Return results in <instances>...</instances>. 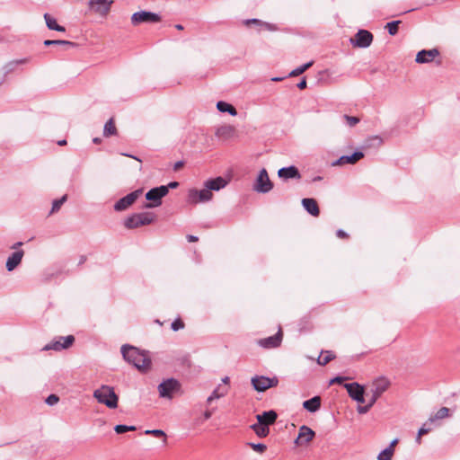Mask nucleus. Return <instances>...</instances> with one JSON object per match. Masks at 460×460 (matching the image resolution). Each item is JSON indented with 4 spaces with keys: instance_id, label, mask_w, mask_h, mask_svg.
I'll list each match as a JSON object with an SVG mask.
<instances>
[{
    "instance_id": "obj_34",
    "label": "nucleus",
    "mask_w": 460,
    "mask_h": 460,
    "mask_svg": "<svg viewBox=\"0 0 460 460\" xmlns=\"http://www.w3.org/2000/svg\"><path fill=\"white\" fill-rule=\"evenodd\" d=\"M449 409L447 407H441L435 415L430 416L429 422H434L437 420H441L448 416Z\"/></svg>"
},
{
    "instance_id": "obj_42",
    "label": "nucleus",
    "mask_w": 460,
    "mask_h": 460,
    "mask_svg": "<svg viewBox=\"0 0 460 460\" xmlns=\"http://www.w3.org/2000/svg\"><path fill=\"white\" fill-rule=\"evenodd\" d=\"M145 434L146 435H153L156 438H164V443H166V435L162 429H146L145 431Z\"/></svg>"
},
{
    "instance_id": "obj_3",
    "label": "nucleus",
    "mask_w": 460,
    "mask_h": 460,
    "mask_svg": "<svg viewBox=\"0 0 460 460\" xmlns=\"http://www.w3.org/2000/svg\"><path fill=\"white\" fill-rule=\"evenodd\" d=\"M155 219V215L152 212L135 213L126 218L124 226L128 229L137 228L142 226H148Z\"/></svg>"
},
{
    "instance_id": "obj_52",
    "label": "nucleus",
    "mask_w": 460,
    "mask_h": 460,
    "mask_svg": "<svg viewBox=\"0 0 460 460\" xmlns=\"http://www.w3.org/2000/svg\"><path fill=\"white\" fill-rule=\"evenodd\" d=\"M337 236L340 237V238H344V237H347L348 234L346 232H344L343 230L341 229H339L336 233Z\"/></svg>"
},
{
    "instance_id": "obj_33",
    "label": "nucleus",
    "mask_w": 460,
    "mask_h": 460,
    "mask_svg": "<svg viewBox=\"0 0 460 460\" xmlns=\"http://www.w3.org/2000/svg\"><path fill=\"white\" fill-rule=\"evenodd\" d=\"M335 358V355L332 351L327 350L324 352V356L320 355L317 363L320 366H325L327 365L331 360H332Z\"/></svg>"
},
{
    "instance_id": "obj_7",
    "label": "nucleus",
    "mask_w": 460,
    "mask_h": 460,
    "mask_svg": "<svg viewBox=\"0 0 460 460\" xmlns=\"http://www.w3.org/2000/svg\"><path fill=\"white\" fill-rule=\"evenodd\" d=\"M159 22H161V16L150 11L137 12L131 16V23L135 26L140 23H156Z\"/></svg>"
},
{
    "instance_id": "obj_44",
    "label": "nucleus",
    "mask_w": 460,
    "mask_h": 460,
    "mask_svg": "<svg viewBox=\"0 0 460 460\" xmlns=\"http://www.w3.org/2000/svg\"><path fill=\"white\" fill-rule=\"evenodd\" d=\"M184 327V323L181 320V319H176L174 320L172 324H171V328L174 331V332H177L181 329H183Z\"/></svg>"
},
{
    "instance_id": "obj_15",
    "label": "nucleus",
    "mask_w": 460,
    "mask_h": 460,
    "mask_svg": "<svg viewBox=\"0 0 460 460\" xmlns=\"http://www.w3.org/2000/svg\"><path fill=\"white\" fill-rule=\"evenodd\" d=\"M112 0H90L88 4L93 12L105 16L111 10Z\"/></svg>"
},
{
    "instance_id": "obj_48",
    "label": "nucleus",
    "mask_w": 460,
    "mask_h": 460,
    "mask_svg": "<svg viewBox=\"0 0 460 460\" xmlns=\"http://www.w3.org/2000/svg\"><path fill=\"white\" fill-rule=\"evenodd\" d=\"M167 188V194L170 189H176L179 186L178 181H171L168 185H164Z\"/></svg>"
},
{
    "instance_id": "obj_28",
    "label": "nucleus",
    "mask_w": 460,
    "mask_h": 460,
    "mask_svg": "<svg viewBox=\"0 0 460 460\" xmlns=\"http://www.w3.org/2000/svg\"><path fill=\"white\" fill-rule=\"evenodd\" d=\"M217 108L220 112H228L232 116H235L237 114L236 109L224 101L217 102Z\"/></svg>"
},
{
    "instance_id": "obj_22",
    "label": "nucleus",
    "mask_w": 460,
    "mask_h": 460,
    "mask_svg": "<svg viewBox=\"0 0 460 460\" xmlns=\"http://www.w3.org/2000/svg\"><path fill=\"white\" fill-rule=\"evenodd\" d=\"M243 23L246 26H250L251 24H255L256 26H258L259 31H261V30H266V31H279V28L276 24L263 22V21H261V20L255 19V18L247 19L243 22Z\"/></svg>"
},
{
    "instance_id": "obj_23",
    "label": "nucleus",
    "mask_w": 460,
    "mask_h": 460,
    "mask_svg": "<svg viewBox=\"0 0 460 460\" xmlns=\"http://www.w3.org/2000/svg\"><path fill=\"white\" fill-rule=\"evenodd\" d=\"M226 185H227V181L221 176H218L214 179H208V181H206L204 182V187L208 188L211 191L212 190L218 191V190L224 189Z\"/></svg>"
},
{
    "instance_id": "obj_63",
    "label": "nucleus",
    "mask_w": 460,
    "mask_h": 460,
    "mask_svg": "<svg viewBox=\"0 0 460 460\" xmlns=\"http://www.w3.org/2000/svg\"><path fill=\"white\" fill-rule=\"evenodd\" d=\"M226 128H219V129L217 130V135H221V134H222V131H223V130H226Z\"/></svg>"
},
{
    "instance_id": "obj_14",
    "label": "nucleus",
    "mask_w": 460,
    "mask_h": 460,
    "mask_svg": "<svg viewBox=\"0 0 460 460\" xmlns=\"http://www.w3.org/2000/svg\"><path fill=\"white\" fill-rule=\"evenodd\" d=\"M344 387L346 388L349 397L358 402V403L365 402V390L364 387L358 383H349L345 384Z\"/></svg>"
},
{
    "instance_id": "obj_58",
    "label": "nucleus",
    "mask_w": 460,
    "mask_h": 460,
    "mask_svg": "<svg viewBox=\"0 0 460 460\" xmlns=\"http://www.w3.org/2000/svg\"><path fill=\"white\" fill-rule=\"evenodd\" d=\"M93 142L94 144H101L102 139H101L100 137H94V138L93 139Z\"/></svg>"
},
{
    "instance_id": "obj_20",
    "label": "nucleus",
    "mask_w": 460,
    "mask_h": 460,
    "mask_svg": "<svg viewBox=\"0 0 460 460\" xmlns=\"http://www.w3.org/2000/svg\"><path fill=\"white\" fill-rule=\"evenodd\" d=\"M278 175L280 179H283L285 181L289 179H300L301 174L298 171V169L294 166L290 165L288 167H282L278 171Z\"/></svg>"
},
{
    "instance_id": "obj_26",
    "label": "nucleus",
    "mask_w": 460,
    "mask_h": 460,
    "mask_svg": "<svg viewBox=\"0 0 460 460\" xmlns=\"http://www.w3.org/2000/svg\"><path fill=\"white\" fill-rule=\"evenodd\" d=\"M303 407L309 412H315L321 407V397L314 396L313 398L306 400L303 402Z\"/></svg>"
},
{
    "instance_id": "obj_8",
    "label": "nucleus",
    "mask_w": 460,
    "mask_h": 460,
    "mask_svg": "<svg viewBox=\"0 0 460 460\" xmlns=\"http://www.w3.org/2000/svg\"><path fill=\"white\" fill-rule=\"evenodd\" d=\"M390 382L385 377L376 379L371 386L369 402L374 405L378 398L388 389Z\"/></svg>"
},
{
    "instance_id": "obj_9",
    "label": "nucleus",
    "mask_w": 460,
    "mask_h": 460,
    "mask_svg": "<svg viewBox=\"0 0 460 460\" xmlns=\"http://www.w3.org/2000/svg\"><path fill=\"white\" fill-rule=\"evenodd\" d=\"M273 188V183L269 178L267 170L262 168L256 179L253 190L259 193H268Z\"/></svg>"
},
{
    "instance_id": "obj_60",
    "label": "nucleus",
    "mask_w": 460,
    "mask_h": 460,
    "mask_svg": "<svg viewBox=\"0 0 460 460\" xmlns=\"http://www.w3.org/2000/svg\"><path fill=\"white\" fill-rule=\"evenodd\" d=\"M222 382L225 384V385H227L229 383V377L228 376H225L223 379H222Z\"/></svg>"
},
{
    "instance_id": "obj_39",
    "label": "nucleus",
    "mask_w": 460,
    "mask_h": 460,
    "mask_svg": "<svg viewBox=\"0 0 460 460\" xmlns=\"http://www.w3.org/2000/svg\"><path fill=\"white\" fill-rule=\"evenodd\" d=\"M136 429H137L136 426H128V425H123V424H119L114 427V430L118 434H123L127 431H134Z\"/></svg>"
},
{
    "instance_id": "obj_50",
    "label": "nucleus",
    "mask_w": 460,
    "mask_h": 460,
    "mask_svg": "<svg viewBox=\"0 0 460 460\" xmlns=\"http://www.w3.org/2000/svg\"><path fill=\"white\" fill-rule=\"evenodd\" d=\"M345 379H346V377H342V376H336V377H334V378L331 381V384H333V383L341 384Z\"/></svg>"
},
{
    "instance_id": "obj_27",
    "label": "nucleus",
    "mask_w": 460,
    "mask_h": 460,
    "mask_svg": "<svg viewBox=\"0 0 460 460\" xmlns=\"http://www.w3.org/2000/svg\"><path fill=\"white\" fill-rule=\"evenodd\" d=\"M251 429L255 432L259 438H265L270 433V428L264 426L261 418L257 420V423L251 425Z\"/></svg>"
},
{
    "instance_id": "obj_54",
    "label": "nucleus",
    "mask_w": 460,
    "mask_h": 460,
    "mask_svg": "<svg viewBox=\"0 0 460 460\" xmlns=\"http://www.w3.org/2000/svg\"><path fill=\"white\" fill-rule=\"evenodd\" d=\"M211 416H212V412H211L210 411H206L204 412V419H205V420H208V419H210V418H211Z\"/></svg>"
},
{
    "instance_id": "obj_37",
    "label": "nucleus",
    "mask_w": 460,
    "mask_h": 460,
    "mask_svg": "<svg viewBox=\"0 0 460 460\" xmlns=\"http://www.w3.org/2000/svg\"><path fill=\"white\" fill-rule=\"evenodd\" d=\"M401 23V21H393L390 22H387L385 27L388 30V33L392 36L395 35L398 32V27Z\"/></svg>"
},
{
    "instance_id": "obj_36",
    "label": "nucleus",
    "mask_w": 460,
    "mask_h": 460,
    "mask_svg": "<svg viewBox=\"0 0 460 460\" xmlns=\"http://www.w3.org/2000/svg\"><path fill=\"white\" fill-rule=\"evenodd\" d=\"M66 199H67V195H64L60 199H55L52 203V208H51L50 213H55V212L58 211L60 209L61 206L66 201Z\"/></svg>"
},
{
    "instance_id": "obj_17",
    "label": "nucleus",
    "mask_w": 460,
    "mask_h": 460,
    "mask_svg": "<svg viewBox=\"0 0 460 460\" xmlns=\"http://www.w3.org/2000/svg\"><path fill=\"white\" fill-rule=\"evenodd\" d=\"M315 436V432L309 427L303 425L300 427L298 436L295 440V444L301 446L311 442Z\"/></svg>"
},
{
    "instance_id": "obj_21",
    "label": "nucleus",
    "mask_w": 460,
    "mask_h": 460,
    "mask_svg": "<svg viewBox=\"0 0 460 460\" xmlns=\"http://www.w3.org/2000/svg\"><path fill=\"white\" fill-rule=\"evenodd\" d=\"M24 252L22 250L13 252L6 261L5 267L8 271H13L22 261Z\"/></svg>"
},
{
    "instance_id": "obj_61",
    "label": "nucleus",
    "mask_w": 460,
    "mask_h": 460,
    "mask_svg": "<svg viewBox=\"0 0 460 460\" xmlns=\"http://www.w3.org/2000/svg\"><path fill=\"white\" fill-rule=\"evenodd\" d=\"M175 28H176L177 30H179V31L183 30V26H182L181 24H176V25H175Z\"/></svg>"
},
{
    "instance_id": "obj_4",
    "label": "nucleus",
    "mask_w": 460,
    "mask_h": 460,
    "mask_svg": "<svg viewBox=\"0 0 460 460\" xmlns=\"http://www.w3.org/2000/svg\"><path fill=\"white\" fill-rule=\"evenodd\" d=\"M181 385L175 378L164 380L157 387L159 396L162 398L172 399L173 395L181 391Z\"/></svg>"
},
{
    "instance_id": "obj_49",
    "label": "nucleus",
    "mask_w": 460,
    "mask_h": 460,
    "mask_svg": "<svg viewBox=\"0 0 460 460\" xmlns=\"http://www.w3.org/2000/svg\"><path fill=\"white\" fill-rule=\"evenodd\" d=\"M300 90L306 88V80L304 77L296 85Z\"/></svg>"
},
{
    "instance_id": "obj_5",
    "label": "nucleus",
    "mask_w": 460,
    "mask_h": 460,
    "mask_svg": "<svg viewBox=\"0 0 460 460\" xmlns=\"http://www.w3.org/2000/svg\"><path fill=\"white\" fill-rule=\"evenodd\" d=\"M167 195V188L164 185L155 187L146 193V200L150 201L144 205L145 208H153L162 204V199Z\"/></svg>"
},
{
    "instance_id": "obj_45",
    "label": "nucleus",
    "mask_w": 460,
    "mask_h": 460,
    "mask_svg": "<svg viewBox=\"0 0 460 460\" xmlns=\"http://www.w3.org/2000/svg\"><path fill=\"white\" fill-rule=\"evenodd\" d=\"M59 401V397L56 394H50L49 395L46 400H45V402L49 405V406H53L55 405L56 403H58V402Z\"/></svg>"
},
{
    "instance_id": "obj_43",
    "label": "nucleus",
    "mask_w": 460,
    "mask_h": 460,
    "mask_svg": "<svg viewBox=\"0 0 460 460\" xmlns=\"http://www.w3.org/2000/svg\"><path fill=\"white\" fill-rule=\"evenodd\" d=\"M343 119L349 127H354L359 122V119L358 117L343 115Z\"/></svg>"
},
{
    "instance_id": "obj_29",
    "label": "nucleus",
    "mask_w": 460,
    "mask_h": 460,
    "mask_svg": "<svg viewBox=\"0 0 460 460\" xmlns=\"http://www.w3.org/2000/svg\"><path fill=\"white\" fill-rule=\"evenodd\" d=\"M227 394V388L226 387H221L218 385L217 388L214 389L212 394L208 397L207 402L211 403V402L215 399H219L223 396H225Z\"/></svg>"
},
{
    "instance_id": "obj_59",
    "label": "nucleus",
    "mask_w": 460,
    "mask_h": 460,
    "mask_svg": "<svg viewBox=\"0 0 460 460\" xmlns=\"http://www.w3.org/2000/svg\"><path fill=\"white\" fill-rule=\"evenodd\" d=\"M58 146H65V145H66V139L59 140L58 142Z\"/></svg>"
},
{
    "instance_id": "obj_30",
    "label": "nucleus",
    "mask_w": 460,
    "mask_h": 460,
    "mask_svg": "<svg viewBox=\"0 0 460 460\" xmlns=\"http://www.w3.org/2000/svg\"><path fill=\"white\" fill-rule=\"evenodd\" d=\"M28 62V59L27 58H22V59H16V60H13V61H10L8 62L7 64H5V66H4V74L7 75L9 73H12L13 71L15 70V68L19 66V65H22V64H25Z\"/></svg>"
},
{
    "instance_id": "obj_16",
    "label": "nucleus",
    "mask_w": 460,
    "mask_h": 460,
    "mask_svg": "<svg viewBox=\"0 0 460 460\" xmlns=\"http://www.w3.org/2000/svg\"><path fill=\"white\" fill-rule=\"evenodd\" d=\"M283 333L279 328L278 332L268 338L261 339L258 341V344L265 349H275L280 346L282 341Z\"/></svg>"
},
{
    "instance_id": "obj_55",
    "label": "nucleus",
    "mask_w": 460,
    "mask_h": 460,
    "mask_svg": "<svg viewBox=\"0 0 460 460\" xmlns=\"http://www.w3.org/2000/svg\"><path fill=\"white\" fill-rule=\"evenodd\" d=\"M398 443V439L397 438H394L389 445V447H387V448H391V449H394V446Z\"/></svg>"
},
{
    "instance_id": "obj_46",
    "label": "nucleus",
    "mask_w": 460,
    "mask_h": 460,
    "mask_svg": "<svg viewBox=\"0 0 460 460\" xmlns=\"http://www.w3.org/2000/svg\"><path fill=\"white\" fill-rule=\"evenodd\" d=\"M373 404L368 401L367 404L361 406L358 405L357 411L359 414H365L372 408Z\"/></svg>"
},
{
    "instance_id": "obj_2",
    "label": "nucleus",
    "mask_w": 460,
    "mask_h": 460,
    "mask_svg": "<svg viewBox=\"0 0 460 460\" xmlns=\"http://www.w3.org/2000/svg\"><path fill=\"white\" fill-rule=\"evenodd\" d=\"M93 397L98 402L106 405L110 409H115L118 406L119 397L111 386L102 385L94 391Z\"/></svg>"
},
{
    "instance_id": "obj_41",
    "label": "nucleus",
    "mask_w": 460,
    "mask_h": 460,
    "mask_svg": "<svg viewBox=\"0 0 460 460\" xmlns=\"http://www.w3.org/2000/svg\"><path fill=\"white\" fill-rule=\"evenodd\" d=\"M247 446L250 447L255 452H258L260 454L264 453L266 451V449H267V446L265 444H262V443H252V442H249V443H247Z\"/></svg>"
},
{
    "instance_id": "obj_1",
    "label": "nucleus",
    "mask_w": 460,
    "mask_h": 460,
    "mask_svg": "<svg viewBox=\"0 0 460 460\" xmlns=\"http://www.w3.org/2000/svg\"><path fill=\"white\" fill-rule=\"evenodd\" d=\"M123 358L136 367L138 370L146 372L151 367V358L146 351L139 350L137 348L125 344L121 347Z\"/></svg>"
},
{
    "instance_id": "obj_13",
    "label": "nucleus",
    "mask_w": 460,
    "mask_h": 460,
    "mask_svg": "<svg viewBox=\"0 0 460 460\" xmlns=\"http://www.w3.org/2000/svg\"><path fill=\"white\" fill-rule=\"evenodd\" d=\"M142 192H143V190L138 189V190H136L128 193L125 197L119 199L115 203L114 209L116 211H123V210L127 209L129 206H131L138 199V197L142 194Z\"/></svg>"
},
{
    "instance_id": "obj_10",
    "label": "nucleus",
    "mask_w": 460,
    "mask_h": 460,
    "mask_svg": "<svg viewBox=\"0 0 460 460\" xmlns=\"http://www.w3.org/2000/svg\"><path fill=\"white\" fill-rule=\"evenodd\" d=\"M349 40L354 47L365 49L371 45L373 34L367 30L360 29L355 34L354 38H351Z\"/></svg>"
},
{
    "instance_id": "obj_12",
    "label": "nucleus",
    "mask_w": 460,
    "mask_h": 460,
    "mask_svg": "<svg viewBox=\"0 0 460 460\" xmlns=\"http://www.w3.org/2000/svg\"><path fill=\"white\" fill-rule=\"evenodd\" d=\"M75 341V337L73 335H67V336H60L58 338V340H55L48 344H46L42 350H50L54 349L57 351L65 349L72 346V344Z\"/></svg>"
},
{
    "instance_id": "obj_18",
    "label": "nucleus",
    "mask_w": 460,
    "mask_h": 460,
    "mask_svg": "<svg viewBox=\"0 0 460 460\" xmlns=\"http://www.w3.org/2000/svg\"><path fill=\"white\" fill-rule=\"evenodd\" d=\"M438 56V49H422L417 53L415 61L419 64H426L433 61Z\"/></svg>"
},
{
    "instance_id": "obj_64",
    "label": "nucleus",
    "mask_w": 460,
    "mask_h": 460,
    "mask_svg": "<svg viewBox=\"0 0 460 460\" xmlns=\"http://www.w3.org/2000/svg\"><path fill=\"white\" fill-rule=\"evenodd\" d=\"M281 80H282L281 77H274V78H272V81H274V82H279V81H281Z\"/></svg>"
},
{
    "instance_id": "obj_35",
    "label": "nucleus",
    "mask_w": 460,
    "mask_h": 460,
    "mask_svg": "<svg viewBox=\"0 0 460 460\" xmlns=\"http://www.w3.org/2000/svg\"><path fill=\"white\" fill-rule=\"evenodd\" d=\"M313 64H314V61H309V62L295 68L294 70H292L289 73V76L295 77V76H298V75H302L305 70L310 68L313 66Z\"/></svg>"
},
{
    "instance_id": "obj_47",
    "label": "nucleus",
    "mask_w": 460,
    "mask_h": 460,
    "mask_svg": "<svg viewBox=\"0 0 460 460\" xmlns=\"http://www.w3.org/2000/svg\"><path fill=\"white\" fill-rule=\"evenodd\" d=\"M429 420L423 424V426L419 429L418 431V435L419 437H421L423 435H426L428 434L430 430H431V428H427V425L429 424Z\"/></svg>"
},
{
    "instance_id": "obj_25",
    "label": "nucleus",
    "mask_w": 460,
    "mask_h": 460,
    "mask_svg": "<svg viewBox=\"0 0 460 460\" xmlns=\"http://www.w3.org/2000/svg\"><path fill=\"white\" fill-rule=\"evenodd\" d=\"M259 418L261 419L264 426L269 427L275 423L278 418V414L274 410H270L267 411H263L261 414L256 415L257 420H259Z\"/></svg>"
},
{
    "instance_id": "obj_62",
    "label": "nucleus",
    "mask_w": 460,
    "mask_h": 460,
    "mask_svg": "<svg viewBox=\"0 0 460 460\" xmlns=\"http://www.w3.org/2000/svg\"><path fill=\"white\" fill-rule=\"evenodd\" d=\"M416 443L419 445L421 443V437H419V435L416 438Z\"/></svg>"
},
{
    "instance_id": "obj_38",
    "label": "nucleus",
    "mask_w": 460,
    "mask_h": 460,
    "mask_svg": "<svg viewBox=\"0 0 460 460\" xmlns=\"http://www.w3.org/2000/svg\"><path fill=\"white\" fill-rule=\"evenodd\" d=\"M394 452V449L386 447L385 449H384L383 451H381L378 454L377 459L378 460H391L393 457Z\"/></svg>"
},
{
    "instance_id": "obj_53",
    "label": "nucleus",
    "mask_w": 460,
    "mask_h": 460,
    "mask_svg": "<svg viewBox=\"0 0 460 460\" xmlns=\"http://www.w3.org/2000/svg\"><path fill=\"white\" fill-rule=\"evenodd\" d=\"M187 240L190 242V243H192V242H197L199 240L198 236L196 235H192V234H188L187 235Z\"/></svg>"
},
{
    "instance_id": "obj_31",
    "label": "nucleus",
    "mask_w": 460,
    "mask_h": 460,
    "mask_svg": "<svg viewBox=\"0 0 460 460\" xmlns=\"http://www.w3.org/2000/svg\"><path fill=\"white\" fill-rule=\"evenodd\" d=\"M117 134V128L114 125L113 119H110L104 125L103 136L108 137Z\"/></svg>"
},
{
    "instance_id": "obj_24",
    "label": "nucleus",
    "mask_w": 460,
    "mask_h": 460,
    "mask_svg": "<svg viewBox=\"0 0 460 460\" xmlns=\"http://www.w3.org/2000/svg\"><path fill=\"white\" fill-rule=\"evenodd\" d=\"M302 206L313 217H318L320 214L319 206L314 199L305 198L302 199Z\"/></svg>"
},
{
    "instance_id": "obj_57",
    "label": "nucleus",
    "mask_w": 460,
    "mask_h": 460,
    "mask_svg": "<svg viewBox=\"0 0 460 460\" xmlns=\"http://www.w3.org/2000/svg\"><path fill=\"white\" fill-rule=\"evenodd\" d=\"M22 242H17L15 243L13 246H12V249H17L18 247L22 246Z\"/></svg>"
},
{
    "instance_id": "obj_51",
    "label": "nucleus",
    "mask_w": 460,
    "mask_h": 460,
    "mask_svg": "<svg viewBox=\"0 0 460 460\" xmlns=\"http://www.w3.org/2000/svg\"><path fill=\"white\" fill-rule=\"evenodd\" d=\"M183 164H184L183 161H178V162H176V163L174 164V165H173V170H174V171H178V170H180V169L183 166Z\"/></svg>"
},
{
    "instance_id": "obj_40",
    "label": "nucleus",
    "mask_w": 460,
    "mask_h": 460,
    "mask_svg": "<svg viewBox=\"0 0 460 460\" xmlns=\"http://www.w3.org/2000/svg\"><path fill=\"white\" fill-rule=\"evenodd\" d=\"M44 19H45L47 27L49 30L54 31V29L58 25L57 20L54 17H52L49 13H45L44 14Z\"/></svg>"
},
{
    "instance_id": "obj_19",
    "label": "nucleus",
    "mask_w": 460,
    "mask_h": 460,
    "mask_svg": "<svg viewBox=\"0 0 460 460\" xmlns=\"http://www.w3.org/2000/svg\"><path fill=\"white\" fill-rule=\"evenodd\" d=\"M364 157V153L361 151H356L350 155H342L335 162L332 163L333 166L343 165L346 164H355L358 161Z\"/></svg>"
},
{
    "instance_id": "obj_56",
    "label": "nucleus",
    "mask_w": 460,
    "mask_h": 460,
    "mask_svg": "<svg viewBox=\"0 0 460 460\" xmlns=\"http://www.w3.org/2000/svg\"><path fill=\"white\" fill-rule=\"evenodd\" d=\"M54 31L64 32V31H66V29H65V27L58 24L57 27L54 29Z\"/></svg>"
},
{
    "instance_id": "obj_6",
    "label": "nucleus",
    "mask_w": 460,
    "mask_h": 460,
    "mask_svg": "<svg viewBox=\"0 0 460 460\" xmlns=\"http://www.w3.org/2000/svg\"><path fill=\"white\" fill-rule=\"evenodd\" d=\"M251 383L255 391L261 393L269 388L276 387L279 385V379L276 376H254L252 377Z\"/></svg>"
},
{
    "instance_id": "obj_11",
    "label": "nucleus",
    "mask_w": 460,
    "mask_h": 460,
    "mask_svg": "<svg viewBox=\"0 0 460 460\" xmlns=\"http://www.w3.org/2000/svg\"><path fill=\"white\" fill-rule=\"evenodd\" d=\"M213 198V194L210 190L208 188H204L203 190H198L196 189H191L188 192V202L192 204H197L199 202H208L211 200Z\"/></svg>"
},
{
    "instance_id": "obj_32",
    "label": "nucleus",
    "mask_w": 460,
    "mask_h": 460,
    "mask_svg": "<svg viewBox=\"0 0 460 460\" xmlns=\"http://www.w3.org/2000/svg\"><path fill=\"white\" fill-rule=\"evenodd\" d=\"M43 44L46 47L57 46V45L75 47L76 45L75 42H72L69 40H44Z\"/></svg>"
}]
</instances>
